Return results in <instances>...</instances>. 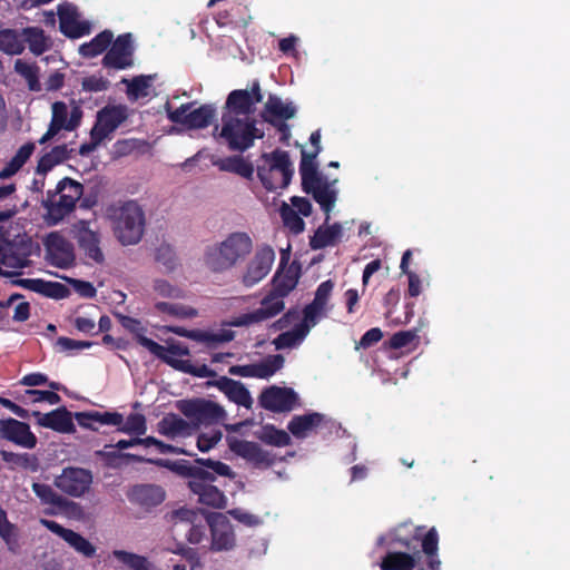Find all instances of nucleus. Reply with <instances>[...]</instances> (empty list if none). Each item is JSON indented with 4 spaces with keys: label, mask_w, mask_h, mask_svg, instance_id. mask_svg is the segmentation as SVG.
Segmentation results:
<instances>
[{
    "label": "nucleus",
    "mask_w": 570,
    "mask_h": 570,
    "mask_svg": "<svg viewBox=\"0 0 570 570\" xmlns=\"http://www.w3.org/2000/svg\"><path fill=\"white\" fill-rule=\"evenodd\" d=\"M376 546L387 548L379 564L381 570H441L435 528L422 537L420 528L401 523L380 535Z\"/></svg>",
    "instance_id": "nucleus-1"
},
{
    "label": "nucleus",
    "mask_w": 570,
    "mask_h": 570,
    "mask_svg": "<svg viewBox=\"0 0 570 570\" xmlns=\"http://www.w3.org/2000/svg\"><path fill=\"white\" fill-rule=\"evenodd\" d=\"M254 243L246 232H233L222 242L208 245L204 252V264L214 273L229 271L243 263L253 252Z\"/></svg>",
    "instance_id": "nucleus-2"
},
{
    "label": "nucleus",
    "mask_w": 570,
    "mask_h": 570,
    "mask_svg": "<svg viewBox=\"0 0 570 570\" xmlns=\"http://www.w3.org/2000/svg\"><path fill=\"white\" fill-rule=\"evenodd\" d=\"M83 195V185L70 177L58 181L55 190H48L42 207L46 209L45 222L56 226L69 216Z\"/></svg>",
    "instance_id": "nucleus-3"
},
{
    "label": "nucleus",
    "mask_w": 570,
    "mask_h": 570,
    "mask_svg": "<svg viewBox=\"0 0 570 570\" xmlns=\"http://www.w3.org/2000/svg\"><path fill=\"white\" fill-rule=\"evenodd\" d=\"M262 164L257 165V176L268 191L286 188L294 175L293 164L285 150L276 149L263 154Z\"/></svg>",
    "instance_id": "nucleus-4"
},
{
    "label": "nucleus",
    "mask_w": 570,
    "mask_h": 570,
    "mask_svg": "<svg viewBox=\"0 0 570 570\" xmlns=\"http://www.w3.org/2000/svg\"><path fill=\"white\" fill-rule=\"evenodd\" d=\"M222 122L219 137L233 151L243 153L254 145L255 139L264 137V132L256 127V120L249 117L239 118L230 112H223Z\"/></svg>",
    "instance_id": "nucleus-5"
},
{
    "label": "nucleus",
    "mask_w": 570,
    "mask_h": 570,
    "mask_svg": "<svg viewBox=\"0 0 570 570\" xmlns=\"http://www.w3.org/2000/svg\"><path fill=\"white\" fill-rule=\"evenodd\" d=\"M177 410L196 426L213 425L225 419L226 412L219 404L203 397L179 400Z\"/></svg>",
    "instance_id": "nucleus-6"
},
{
    "label": "nucleus",
    "mask_w": 570,
    "mask_h": 570,
    "mask_svg": "<svg viewBox=\"0 0 570 570\" xmlns=\"http://www.w3.org/2000/svg\"><path fill=\"white\" fill-rule=\"evenodd\" d=\"M145 215L135 202L124 204L116 222L118 239L124 245L137 244L144 234Z\"/></svg>",
    "instance_id": "nucleus-7"
},
{
    "label": "nucleus",
    "mask_w": 570,
    "mask_h": 570,
    "mask_svg": "<svg viewBox=\"0 0 570 570\" xmlns=\"http://www.w3.org/2000/svg\"><path fill=\"white\" fill-rule=\"evenodd\" d=\"M193 104H183L175 110L170 109L169 102L166 104L167 117L174 122L188 129L207 128L214 120L216 109L213 105H202L191 110Z\"/></svg>",
    "instance_id": "nucleus-8"
},
{
    "label": "nucleus",
    "mask_w": 570,
    "mask_h": 570,
    "mask_svg": "<svg viewBox=\"0 0 570 570\" xmlns=\"http://www.w3.org/2000/svg\"><path fill=\"white\" fill-rule=\"evenodd\" d=\"M51 110V121L49 124L48 130L39 139L40 145H45L51 140L61 130H75L80 125L82 118V110L79 106H75L69 115L68 107L63 101L53 102Z\"/></svg>",
    "instance_id": "nucleus-9"
},
{
    "label": "nucleus",
    "mask_w": 570,
    "mask_h": 570,
    "mask_svg": "<svg viewBox=\"0 0 570 570\" xmlns=\"http://www.w3.org/2000/svg\"><path fill=\"white\" fill-rule=\"evenodd\" d=\"M121 325L135 334L136 342L141 345L142 347L147 348L151 354L157 356L158 358H164L165 353H169L174 356H186L189 355L188 347L176 343L170 344L169 346H163L155 342L154 340L147 337L144 335L145 327L142 326L141 322L130 317V316H121Z\"/></svg>",
    "instance_id": "nucleus-10"
},
{
    "label": "nucleus",
    "mask_w": 570,
    "mask_h": 570,
    "mask_svg": "<svg viewBox=\"0 0 570 570\" xmlns=\"http://www.w3.org/2000/svg\"><path fill=\"white\" fill-rule=\"evenodd\" d=\"M92 483V474L89 470L76 466H67L55 478L53 484L62 493L80 498L87 493Z\"/></svg>",
    "instance_id": "nucleus-11"
},
{
    "label": "nucleus",
    "mask_w": 570,
    "mask_h": 570,
    "mask_svg": "<svg viewBox=\"0 0 570 570\" xmlns=\"http://www.w3.org/2000/svg\"><path fill=\"white\" fill-rule=\"evenodd\" d=\"M72 232L85 257L95 264H102L105 255L100 247L101 235L99 230L92 229L89 220L80 219L73 224Z\"/></svg>",
    "instance_id": "nucleus-12"
},
{
    "label": "nucleus",
    "mask_w": 570,
    "mask_h": 570,
    "mask_svg": "<svg viewBox=\"0 0 570 570\" xmlns=\"http://www.w3.org/2000/svg\"><path fill=\"white\" fill-rule=\"evenodd\" d=\"M274 261V249L269 245L259 246L253 258L248 262L245 273L242 276L243 285L252 287L259 283L271 272Z\"/></svg>",
    "instance_id": "nucleus-13"
},
{
    "label": "nucleus",
    "mask_w": 570,
    "mask_h": 570,
    "mask_svg": "<svg viewBox=\"0 0 570 570\" xmlns=\"http://www.w3.org/2000/svg\"><path fill=\"white\" fill-rule=\"evenodd\" d=\"M109 47L101 61L105 68L124 70L134 65V47L130 33L119 35Z\"/></svg>",
    "instance_id": "nucleus-14"
},
{
    "label": "nucleus",
    "mask_w": 570,
    "mask_h": 570,
    "mask_svg": "<svg viewBox=\"0 0 570 570\" xmlns=\"http://www.w3.org/2000/svg\"><path fill=\"white\" fill-rule=\"evenodd\" d=\"M297 401L298 396L292 387L276 385L264 389L258 397L259 405L274 413L292 411Z\"/></svg>",
    "instance_id": "nucleus-15"
},
{
    "label": "nucleus",
    "mask_w": 570,
    "mask_h": 570,
    "mask_svg": "<svg viewBox=\"0 0 570 570\" xmlns=\"http://www.w3.org/2000/svg\"><path fill=\"white\" fill-rule=\"evenodd\" d=\"M129 117L126 105H107L97 112L96 122L92 126L95 135L108 138Z\"/></svg>",
    "instance_id": "nucleus-16"
},
{
    "label": "nucleus",
    "mask_w": 570,
    "mask_h": 570,
    "mask_svg": "<svg viewBox=\"0 0 570 570\" xmlns=\"http://www.w3.org/2000/svg\"><path fill=\"white\" fill-rule=\"evenodd\" d=\"M39 523L43 525L46 529L61 538L63 541H66L76 552L81 554L85 558H92L96 554V547L87 540L85 537H82L80 533L63 528L61 524L53 520L49 519H40Z\"/></svg>",
    "instance_id": "nucleus-17"
},
{
    "label": "nucleus",
    "mask_w": 570,
    "mask_h": 570,
    "mask_svg": "<svg viewBox=\"0 0 570 570\" xmlns=\"http://www.w3.org/2000/svg\"><path fill=\"white\" fill-rule=\"evenodd\" d=\"M45 247L53 266L66 268L73 264V245L59 233H50L45 239Z\"/></svg>",
    "instance_id": "nucleus-18"
},
{
    "label": "nucleus",
    "mask_w": 570,
    "mask_h": 570,
    "mask_svg": "<svg viewBox=\"0 0 570 570\" xmlns=\"http://www.w3.org/2000/svg\"><path fill=\"white\" fill-rule=\"evenodd\" d=\"M284 365V357L281 354L269 355L261 363L247 365H232L228 373L242 377L268 379Z\"/></svg>",
    "instance_id": "nucleus-19"
},
{
    "label": "nucleus",
    "mask_w": 570,
    "mask_h": 570,
    "mask_svg": "<svg viewBox=\"0 0 570 570\" xmlns=\"http://www.w3.org/2000/svg\"><path fill=\"white\" fill-rule=\"evenodd\" d=\"M216 475L208 471V479L200 481H188L189 490L198 497V502L215 509H224L227 498L217 487L213 485Z\"/></svg>",
    "instance_id": "nucleus-20"
},
{
    "label": "nucleus",
    "mask_w": 570,
    "mask_h": 570,
    "mask_svg": "<svg viewBox=\"0 0 570 570\" xmlns=\"http://www.w3.org/2000/svg\"><path fill=\"white\" fill-rule=\"evenodd\" d=\"M230 450L257 469H268L276 461L274 454L265 451L259 444L252 441L237 440L230 444Z\"/></svg>",
    "instance_id": "nucleus-21"
},
{
    "label": "nucleus",
    "mask_w": 570,
    "mask_h": 570,
    "mask_svg": "<svg viewBox=\"0 0 570 570\" xmlns=\"http://www.w3.org/2000/svg\"><path fill=\"white\" fill-rule=\"evenodd\" d=\"M0 436L26 449H33L37 445V436L31 432L29 424L12 417L0 421Z\"/></svg>",
    "instance_id": "nucleus-22"
},
{
    "label": "nucleus",
    "mask_w": 570,
    "mask_h": 570,
    "mask_svg": "<svg viewBox=\"0 0 570 570\" xmlns=\"http://www.w3.org/2000/svg\"><path fill=\"white\" fill-rule=\"evenodd\" d=\"M59 29L70 39H78L90 33L88 21L79 20V13L72 6L59 7Z\"/></svg>",
    "instance_id": "nucleus-23"
},
{
    "label": "nucleus",
    "mask_w": 570,
    "mask_h": 570,
    "mask_svg": "<svg viewBox=\"0 0 570 570\" xmlns=\"http://www.w3.org/2000/svg\"><path fill=\"white\" fill-rule=\"evenodd\" d=\"M32 415L37 417V423L42 428L51 429L59 433H73L76 431L72 414L65 406L45 414L35 411Z\"/></svg>",
    "instance_id": "nucleus-24"
},
{
    "label": "nucleus",
    "mask_w": 570,
    "mask_h": 570,
    "mask_svg": "<svg viewBox=\"0 0 570 570\" xmlns=\"http://www.w3.org/2000/svg\"><path fill=\"white\" fill-rule=\"evenodd\" d=\"M223 392L229 401L237 405L250 409L253 399L247 387L239 381L220 376L218 380L208 383Z\"/></svg>",
    "instance_id": "nucleus-25"
},
{
    "label": "nucleus",
    "mask_w": 570,
    "mask_h": 570,
    "mask_svg": "<svg viewBox=\"0 0 570 570\" xmlns=\"http://www.w3.org/2000/svg\"><path fill=\"white\" fill-rule=\"evenodd\" d=\"M209 529L212 533L210 549L213 551H227L235 547L234 529L226 518L209 522Z\"/></svg>",
    "instance_id": "nucleus-26"
},
{
    "label": "nucleus",
    "mask_w": 570,
    "mask_h": 570,
    "mask_svg": "<svg viewBox=\"0 0 570 570\" xmlns=\"http://www.w3.org/2000/svg\"><path fill=\"white\" fill-rule=\"evenodd\" d=\"M75 419L77 423L83 428L91 431H98V426L95 424L98 423L100 425H120L122 423V414L119 412H98V411H88V412H76Z\"/></svg>",
    "instance_id": "nucleus-27"
},
{
    "label": "nucleus",
    "mask_w": 570,
    "mask_h": 570,
    "mask_svg": "<svg viewBox=\"0 0 570 570\" xmlns=\"http://www.w3.org/2000/svg\"><path fill=\"white\" fill-rule=\"evenodd\" d=\"M147 463L155 464L161 468H168L177 474L188 478L189 481H200L204 479H208V471L204 470L198 465H194L186 460H180L176 462H171L169 460L164 459H148Z\"/></svg>",
    "instance_id": "nucleus-28"
},
{
    "label": "nucleus",
    "mask_w": 570,
    "mask_h": 570,
    "mask_svg": "<svg viewBox=\"0 0 570 570\" xmlns=\"http://www.w3.org/2000/svg\"><path fill=\"white\" fill-rule=\"evenodd\" d=\"M312 190L305 191L312 195L313 199L320 205L321 209L325 213V224L330 220V213L335 206L337 200V191L332 187L326 178L322 179L318 184H313Z\"/></svg>",
    "instance_id": "nucleus-29"
},
{
    "label": "nucleus",
    "mask_w": 570,
    "mask_h": 570,
    "mask_svg": "<svg viewBox=\"0 0 570 570\" xmlns=\"http://www.w3.org/2000/svg\"><path fill=\"white\" fill-rule=\"evenodd\" d=\"M128 498L131 502L150 508L165 500V492L159 485L138 484L130 490Z\"/></svg>",
    "instance_id": "nucleus-30"
},
{
    "label": "nucleus",
    "mask_w": 570,
    "mask_h": 570,
    "mask_svg": "<svg viewBox=\"0 0 570 570\" xmlns=\"http://www.w3.org/2000/svg\"><path fill=\"white\" fill-rule=\"evenodd\" d=\"M254 111L255 104L252 101L247 89H235L228 94L224 112H230L236 117H249Z\"/></svg>",
    "instance_id": "nucleus-31"
},
{
    "label": "nucleus",
    "mask_w": 570,
    "mask_h": 570,
    "mask_svg": "<svg viewBox=\"0 0 570 570\" xmlns=\"http://www.w3.org/2000/svg\"><path fill=\"white\" fill-rule=\"evenodd\" d=\"M302 158L299 164V174L302 180V189L303 191L312 190L311 187L313 184H318L323 177L317 169V164L315 163V158L317 157V150H313L307 153L305 149H302Z\"/></svg>",
    "instance_id": "nucleus-32"
},
{
    "label": "nucleus",
    "mask_w": 570,
    "mask_h": 570,
    "mask_svg": "<svg viewBox=\"0 0 570 570\" xmlns=\"http://www.w3.org/2000/svg\"><path fill=\"white\" fill-rule=\"evenodd\" d=\"M193 430L194 428L189 422L175 413L166 414L158 422V432L169 439H175L177 436H189L191 435Z\"/></svg>",
    "instance_id": "nucleus-33"
},
{
    "label": "nucleus",
    "mask_w": 570,
    "mask_h": 570,
    "mask_svg": "<svg viewBox=\"0 0 570 570\" xmlns=\"http://www.w3.org/2000/svg\"><path fill=\"white\" fill-rule=\"evenodd\" d=\"M30 252L17 248L9 240L0 243V264L9 268H24L30 264Z\"/></svg>",
    "instance_id": "nucleus-34"
},
{
    "label": "nucleus",
    "mask_w": 570,
    "mask_h": 570,
    "mask_svg": "<svg viewBox=\"0 0 570 570\" xmlns=\"http://www.w3.org/2000/svg\"><path fill=\"white\" fill-rule=\"evenodd\" d=\"M324 421V415L317 412L295 415L288 422V431L297 439H303Z\"/></svg>",
    "instance_id": "nucleus-35"
},
{
    "label": "nucleus",
    "mask_w": 570,
    "mask_h": 570,
    "mask_svg": "<svg viewBox=\"0 0 570 570\" xmlns=\"http://www.w3.org/2000/svg\"><path fill=\"white\" fill-rule=\"evenodd\" d=\"M171 552L180 556V560H169L168 567H170L173 570H197L203 567L199 553L194 548L184 544H177V548L171 550Z\"/></svg>",
    "instance_id": "nucleus-36"
},
{
    "label": "nucleus",
    "mask_w": 570,
    "mask_h": 570,
    "mask_svg": "<svg viewBox=\"0 0 570 570\" xmlns=\"http://www.w3.org/2000/svg\"><path fill=\"white\" fill-rule=\"evenodd\" d=\"M214 165L222 171L233 173L246 179H253L254 166L243 156H228L214 161Z\"/></svg>",
    "instance_id": "nucleus-37"
},
{
    "label": "nucleus",
    "mask_w": 570,
    "mask_h": 570,
    "mask_svg": "<svg viewBox=\"0 0 570 570\" xmlns=\"http://www.w3.org/2000/svg\"><path fill=\"white\" fill-rule=\"evenodd\" d=\"M296 115V107L292 104H284L282 99L275 95H271L264 106L262 112L263 118H273L277 120H288Z\"/></svg>",
    "instance_id": "nucleus-38"
},
{
    "label": "nucleus",
    "mask_w": 570,
    "mask_h": 570,
    "mask_svg": "<svg viewBox=\"0 0 570 570\" xmlns=\"http://www.w3.org/2000/svg\"><path fill=\"white\" fill-rule=\"evenodd\" d=\"M299 278V271L294 269L293 266H289L285 271L283 268L278 269L273 279V288L278 296L286 297L297 285Z\"/></svg>",
    "instance_id": "nucleus-39"
},
{
    "label": "nucleus",
    "mask_w": 570,
    "mask_h": 570,
    "mask_svg": "<svg viewBox=\"0 0 570 570\" xmlns=\"http://www.w3.org/2000/svg\"><path fill=\"white\" fill-rule=\"evenodd\" d=\"M342 237V226L340 223L321 226L309 240L313 249H322L335 245Z\"/></svg>",
    "instance_id": "nucleus-40"
},
{
    "label": "nucleus",
    "mask_w": 570,
    "mask_h": 570,
    "mask_svg": "<svg viewBox=\"0 0 570 570\" xmlns=\"http://www.w3.org/2000/svg\"><path fill=\"white\" fill-rule=\"evenodd\" d=\"M35 149V142L28 141L22 145L14 156L0 170V179H7L16 175L32 156Z\"/></svg>",
    "instance_id": "nucleus-41"
},
{
    "label": "nucleus",
    "mask_w": 570,
    "mask_h": 570,
    "mask_svg": "<svg viewBox=\"0 0 570 570\" xmlns=\"http://www.w3.org/2000/svg\"><path fill=\"white\" fill-rule=\"evenodd\" d=\"M0 538L12 553L20 551L19 528L9 521L6 510L0 505Z\"/></svg>",
    "instance_id": "nucleus-42"
},
{
    "label": "nucleus",
    "mask_w": 570,
    "mask_h": 570,
    "mask_svg": "<svg viewBox=\"0 0 570 570\" xmlns=\"http://www.w3.org/2000/svg\"><path fill=\"white\" fill-rule=\"evenodd\" d=\"M114 35L110 30H104L94 37L89 42L79 47V53L83 58H95L105 52L111 45Z\"/></svg>",
    "instance_id": "nucleus-43"
},
{
    "label": "nucleus",
    "mask_w": 570,
    "mask_h": 570,
    "mask_svg": "<svg viewBox=\"0 0 570 570\" xmlns=\"http://www.w3.org/2000/svg\"><path fill=\"white\" fill-rule=\"evenodd\" d=\"M169 353H165V357L160 358L168 365L184 373L190 374L196 377L206 379L216 376V372L209 368L206 364L193 365L190 361H178L168 356Z\"/></svg>",
    "instance_id": "nucleus-44"
},
{
    "label": "nucleus",
    "mask_w": 570,
    "mask_h": 570,
    "mask_svg": "<svg viewBox=\"0 0 570 570\" xmlns=\"http://www.w3.org/2000/svg\"><path fill=\"white\" fill-rule=\"evenodd\" d=\"M285 308L284 297L271 291L262 301L261 307L256 309L261 322L273 318Z\"/></svg>",
    "instance_id": "nucleus-45"
},
{
    "label": "nucleus",
    "mask_w": 570,
    "mask_h": 570,
    "mask_svg": "<svg viewBox=\"0 0 570 570\" xmlns=\"http://www.w3.org/2000/svg\"><path fill=\"white\" fill-rule=\"evenodd\" d=\"M308 334L305 324H296L291 331L281 333L274 341L276 350H285L299 344Z\"/></svg>",
    "instance_id": "nucleus-46"
},
{
    "label": "nucleus",
    "mask_w": 570,
    "mask_h": 570,
    "mask_svg": "<svg viewBox=\"0 0 570 570\" xmlns=\"http://www.w3.org/2000/svg\"><path fill=\"white\" fill-rule=\"evenodd\" d=\"M22 36L23 45L27 42L33 55L40 56L48 49L45 31L41 28L27 27L22 30Z\"/></svg>",
    "instance_id": "nucleus-47"
},
{
    "label": "nucleus",
    "mask_w": 570,
    "mask_h": 570,
    "mask_svg": "<svg viewBox=\"0 0 570 570\" xmlns=\"http://www.w3.org/2000/svg\"><path fill=\"white\" fill-rule=\"evenodd\" d=\"M24 50L23 41L14 29L0 30V51L10 55H21Z\"/></svg>",
    "instance_id": "nucleus-48"
},
{
    "label": "nucleus",
    "mask_w": 570,
    "mask_h": 570,
    "mask_svg": "<svg viewBox=\"0 0 570 570\" xmlns=\"http://www.w3.org/2000/svg\"><path fill=\"white\" fill-rule=\"evenodd\" d=\"M14 71L27 81L30 91L37 92L41 90L39 67L36 63H28L22 59H17L14 62Z\"/></svg>",
    "instance_id": "nucleus-49"
},
{
    "label": "nucleus",
    "mask_w": 570,
    "mask_h": 570,
    "mask_svg": "<svg viewBox=\"0 0 570 570\" xmlns=\"http://www.w3.org/2000/svg\"><path fill=\"white\" fill-rule=\"evenodd\" d=\"M257 438L269 445L287 446L291 444V436L284 430H278L272 424H266L262 428Z\"/></svg>",
    "instance_id": "nucleus-50"
},
{
    "label": "nucleus",
    "mask_w": 570,
    "mask_h": 570,
    "mask_svg": "<svg viewBox=\"0 0 570 570\" xmlns=\"http://www.w3.org/2000/svg\"><path fill=\"white\" fill-rule=\"evenodd\" d=\"M154 76H136L131 80L124 78L121 82L127 85V95L130 98L138 99L148 96V89L151 86Z\"/></svg>",
    "instance_id": "nucleus-51"
},
{
    "label": "nucleus",
    "mask_w": 570,
    "mask_h": 570,
    "mask_svg": "<svg viewBox=\"0 0 570 570\" xmlns=\"http://www.w3.org/2000/svg\"><path fill=\"white\" fill-rule=\"evenodd\" d=\"M31 489L36 497L40 500V503L48 505L47 508L57 509L63 498L46 483L33 482Z\"/></svg>",
    "instance_id": "nucleus-52"
},
{
    "label": "nucleus",
    "mask_w": 570,
    "mask_h": 570,
    "mask_svg": "<svg viewBox=\"0 0 570 570\" xmlns=\"http://www.w3.org/2000/svg\"><path fill=\"white\" fill-rule=\"evenodd\" d=\"M283 224L291 233L298 235L304 232L305 223L299 214L289 205L284 203L279 208Z\"/></svg>",
    "instance_id": "nucleus-53"
},
{
    "label": "nucleus",
    "mask_w": 570,
    "mask_h": 570,
    "mask_svg": "<svg viewBox=\"0 0 570 570\" xmlns=\"http://www.w3.org/2000/svg\"><path fill=\"white\" fill-rule=\"evenodd\" d=\"M114 557L131 570H151L153 567L146 557L125 550H115Z\"/></svg>",
    "instance_id": "nucleus-54"
},
{
    "label": "nucleus",
    "mask_w": 570,
    "mask_h": 570,
    "mask_svg": "<svg viewBox=\"0 0 570 570\" xmlns=\"http://www.w3.org/2000/svg\"><path fill=\"white\" fill-rule=\"evenodd\" d=\"M43 513L46 515L65 514L69 518L80 519L83 517V509L78 502L71 501L63 497L57 509L46 508Z\"/></svg>",
    "instance_id": "nucleus-55"
},
{
    "label": "nucleus",
    "mask_w": 570,
    "mask_h": 570,
    "mask_svg": "<svg viewBox=\"0 0 570 570\" xmlns=\"http://www.w3.org/2000/svg\"><path fill=\"white\" fill-rule=\"evenodd\" d=\"M115 426L119 432L136 435H142L147 430L146 419L139 413H131L126 420L122 417V423Z\"/></svg>",
    "instance_id": "nucleus-56"
},
{
    "label": "nucleus",
    "mask_w": 570,
    "mask_h": 570,
    "mask_svg": "<svg viewBox=\"0 0 570 570\" xmlns=\"http://www.w3.org/2000/svg\"><path fill=\"white\" fill-rule=\"evenodd\" d=\"M155 308L158 312L166 313L178 318H193L197 316V311L194 307L183 304L158 302L155 304Z\"/></svg>",
    "instance_id": "nucleus-57"
},
{
    "label": "nucleus",
    "mask_w": 570,
    "mask_h": 570,
    "mask_svg": "<svg viewBox=\"0 0 570 570\" xmlns=\"http://www.w3.org/2000/svg\"><path fill=\"white\" fill-rule=\"evenodd\" d=\"M327 315V307L320 305L318 303L312 301L307 304L303 309V321L299 324H305L307 326V332H309L311 327L315 326L322 317Z\"/></svg>",
    "instance_id": "nucleus-58"
},
{
    "label": "nucleus",
    "mask_w": 570,
    "mask_h": 570,
    "mask_svg": "<svg viewBox=\"0 0 570 570\" xmlns=\"http://www.w3.org/2000/svg\"><path fill=\"white\" fill-rule=\"evenodd\" d=\"M38 294H42L47 297L55 299H62L69 296V288L59 282H50L40 279Z\"/></svg>",
    "instance_id": "nucleus-59"
},
{
    "label": "nucleus",
    "mask_w": 570,
    "mask_h": 570,
    "mask_svg": "<svg viewBox=\"0 0 570 570\" xmlns=\"http://www.w3.org/2000/svg\"><path fill=\"white\" fill-rule=\"evenodd\" d=\"M154 291L163 297L167 298H183L184 291L177 286L171 285L165 279H156L154 282Z\"/></svg>",
    "instance_id": "nucleus-60"
},
{
    "label": "nucleus",
    "mask_w": 570,
    "mask_h": 570,
    "mask_svg": "<svg viewBox=\"0 0 570 570\" xmlns=\"http://www.w3.org/2000/svg\"><path fill=\"white\" fill-rule=\"evenodd\" d=\"M109 80L101 76H89L82 79L81 81V88L83 91L87 92H100L105 91L109 88Z\"/></svg>",
    "instance_id": "nucleus-61"
},
{
    "label": "nucleus",
    "mask_w": 570,
    "mask_h": 570,
    "mask_svg": "<svg viewBox=\"0 0 570 570\" xmlns=\"http://www.w3.org/2000/svg\"><path fill=\"white\" fill-rule=\"evenodd\" d=\"M415 338V331H400L391 336L389 345L393 350H400L412 344Z\"/></svg>",
    "instance_id": "nucleus-62"
},
{
    "label": "nucleus",
    "mask_w": 570,
    "mask_h": 570,
    "mask_svg": "<svg viewBox=\"0 0 570 570\" xmlns=\"http://www.w3.org/2000/svg\"><path fill=\"white\" fill-rule=\"evenodd\" d=\"M228 514L236 521L247 527H257L262 523V519L258 515L249 513L239 508L229 510Z\"/></svg>",
    "instance_id": "nucleus-63"
},
{
    "label": "nucleus",
    "mask_w": 570,
    "mask_h": 570,
    "mask_svg": "<svg viewBox=\"0 0 570 570\" xmlns=\"http://www.w3.org/2000/svg\"><path fill=\"white\" fill-rule=\"evenodd\" d=\"M156 261L161 263L166 269L173 271L176 264V256L173 248L169 245H161L156 250Z\"/></svg>",
    "instance_id": "nucleus-64"
}]
</instances>
